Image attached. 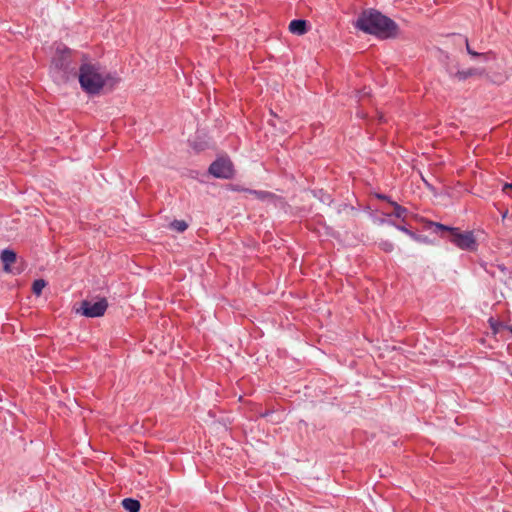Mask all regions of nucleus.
Wrapping results in <instances>:
<instances>
[{
	"instance_id": "f257e3e1",
	"label": "nucleus",
	"mask_w": 512,
	"mask_h": 512,
	"mask_svg": "<svg viewBox=\"0 0 512 512\" xmlns=\"http://www.w3.org/2000/svg\"><path fill=\"white\" fill-rule=\"evenodd\" d=\"M359 30L383 39L394 38L399 34L398 25L377 10H364L355 22Z\"/></svg>"
},
{
	"instance_id": "f03ea898",
	"label": "nucleus",
	"mask_w": 512,
	"mask_h": 512,
	"mask_svg": "<svg viewBox=\"0 0 512 512\" xmlns=\"http://www.w3.org/2000/svg\"><path fill=\"white\" fill-rule=\"evenodd\" d=\"M108 75L100 71L96 65L85 63L79 70V82L84 91L98 94L107 81Z\"/></svg>"
},
{
	"instance_id": "7ed1b4c3",
	"label": "nucleus",
	"mask_w": 512,
	"mask_h": 512,
	"mask_svg": "<svg viewBox=\"0 0 512 512\" xmlns=\"http://www.w3.org/2000/svg\"><path fill=\"white\" fill-rule=\"evenodd\" d=\"M436 227L447 233L445 236L448 241L453 243L459 249L475 251L477 242L472 231H461L459 228L448 227L437 223Z\"/></svg>"
},
{
	"instance_id": "20e7f679",
	"label": "nucleus",
	"mask_w": 512,
	"mask_h": 512,
	"mask_svg": "<svg viewBox=\"0 0 512 512\" xmlns=\"http://www.w3.org/2000/svg\"><path fill=\"white\" fill-rule=\"evenodd\" d=\"M107 307L108 303L105 298H101L96 302L84 300L81 302L80 308L77 309V313H80L89 318L100 317L104 315Z\"/></svg>"
},
{
	"instance_id": "39448f33",
	"label": "nucleus",
	"mask_w": 512,
	"mask_h": 512,
	"mask_svg": "<svg viewBox=\"0 0 512 512\" xmlns=\"http://www.w3.org/2000/svg\"><path fill=\"white\" fill-rule=\"evenodd\" d=\"M209 172L214 177L229 179L234 172L232 162L227 158H219L210 165Z\"/></svg>"
},
{
	"instance_id": "423d86ee",
	"label": "nucleus",
	"mask_w": 512,
	"mask_h": 512,
	"mask_svg": "<svg viewBox=\"0 0 512 512\" xmlns=\"http://www.w3.org/2000/svg\"><path fill=\"white\" fill-rule=\"evenodd\" d=\"M0 258L3 263V269L5 272L14 273V274L20 273L19 269L15 270L14 268L11 267V265L13 263H15L16 259H17V255L13 250H10V249L3 250Z\"/></svg>"
},
{
	"instance_id": "0eeeda50",
	"label": "nucleus",
	"mask_w": 512,
	"mask_h": 512,
	"mask_svg": "<svg viewBox=\"0 0 512 512\" xmlns=\"http://www.w3.org/2000/svg\"><path fill=\"white\" fill-rule=\"evenodd\" d=\"M288 28L294 35H304L307 32V21L302 19L292 20Z\"/></svg>"
},
{
	"instance_id": "6e6552de",
	"label": "nucleus",
	"mask_w": 512,
	"mask_h": 512,
	"mask_svg": "<svg viewBox=\"0 0 512 512\" xmlns=\"http://www.w3.org/2000/svg\"><path fill=\"white\" fill-rule=\"evenodd\" d=\"M484 70H480L477 68H469L467 70H459L457 71L453 77L457 79L458 81H465L466 79L473 77V76H481L483 75Z\"/></svg>"
},
{
	"instance_id": "1a4fd4ad",
	"label": "nucleus",
	"mask_w": 512,
	"mask_h": 512,
	"mask_svg": "<svg viewBox=\"0 0 512 512\" xmlns=\"http://www.w3.org/2000/svg\"><path fill=\"white\" fill-rule=\"evenodd\" d=\"M122 506L128 512H139L140 510V502L132 498L123 499Z\"/></svg>"
},
{
	"instance_id": "9d476101",
	"label": "nucleus",
	"mask_w": 512,
	"mask_h": 512,
	"mask_svg": "<svg viewBox=\"0 0 512 512\" xmlns=\"http://www.w3.org/2000/svg\"><path fill=\"white\" fill-rule=\"evenodd\" d=\"M46 282L43 279H37L33 282L32 291L35 295L39 296L42 293V290L45 288Z\"/></svg>"
},
{
	"instance_id": "9b49d317",
	"label": "nucleus",
	"mask_w": 512,
	"mask_h": 512,
	"mask_svg": "<svg viewBox=\"0 0 512 512\" xmlns=\"http://www.w3.org/2000/svg\"><path fill=\"white\" fill-rule=\"evenodd\" d=\"M170 227L177 232H184L187 229L188 224L184 220H174L170 224Z\"/></svg>"
},
{
	"instance_id": "f8f14e48",
	"label": "nucleus",
	"mask_w": 512,
	"mask_h": 512,
	"mask_svg": "<svg viewBox=\"0 0 512 512\" xmlns=\"http://www.w3.org/2000/svg\"><path fill=\"white\" fill-rule=\"evenodd\" d=\"M391 204L393 205L394 207V215L398 218H403L405 217L406 213H407V210L406 208L398 205L397 203L395 202H391Z\"/></svg>"
},
{
	"instance_id": "ddd939ff",
	"label": "nucleus",
	"mask_w": 512,
	"mask_h": 512,
	"mask_svg": "<svg viewBox=\"0 0 512 512\" xmlns=\"http://www.w3.org/2000/svg\"><path fill=\"white\" fill-rule=\"evenodd\" d=\"M466 48H467V52L471 55V56H481L482 54H479L475 51H473L470 46H469V43L468 41L466 40Z\"/></svg>"
},
{
	"instance_id": "4468645a",
	"label": "nucleus",
	"mask_w": 512,
	"mask_h": 512,
	"mask_svg": "<svg viewBox=\"0 0 512 512\" xmlns=\"http://www.w3.org/2000/svg\"><path fill=\"white\" fill-rule=\"evenodd\" d=\"M503 192L508 193V190H512V182L511 183H505L503 185Z\"/></svg>"
},
{
	"instance_id": "2eb2a0df",
	"label": "nucleus",
	"mask_w": 512,
	"mask_h": 512,
	"mask_svg": "<svg viewBox=\"0 0 512 512\" xmlns=\"http://www.w3.org/2000/svg\"><path fill=\"white\" fill-rule=\"evenodd\" d=\"M398 229H399V230H401V231H403V232H405L406 234H408V235H409V236H411V237H414V236H415L413 232L409 231V230H408V229H406L405 227H400V226H399V227H398Z\"/></svg>"
},
{
	"instance_id": "dca6fc26",
	"label": "nucleus",
	"mask_w": 512,
	"mask_h": 512,
	"mask_svg": "<svg viewBox=\"0 0 512 512\" xmlns=\"http://www.w3.org/2000/svg\"><path fill=\"white\" fill-rule=\"evenodd\" d=\"M383 248H384L386 251H391V250H392V248H393V246H392V244H391V243L386 242V243H384V244H383Z\"/></svg>"
},
{
	"instance_id": "f3484780",
	"label": "nucleus",
	"mask_w": 512,
	"mask_h": 512,
	"mask_svg": "<svg viewBox=\"0 0 512 512\" xmlns=\"http://www.w3.org/2000/svg\"><path fill=\"white\" fill-rule=\"evenodd\" d=\"M251 193H252V194H254L255 196L259 197V198H261V197H263V196H264V193H263V192L253 191V192H251Z\"/></svg>"
},
{
	"instance_id": "a211bd4d",
	"label": "nucleus",
	"mask_w": 512,
	"mask_h": 512,
	"mask_svg": "<svg viewBox=\"0 0 512 512\" xmlns=\"http://www.w3.org/2000/svg\"><path fill=\"white\" fill-rule=\"evenodd\" d=\"M510 243H511V245H512V238H511V242H510Z\"/></svg>"
}]
</instances>
